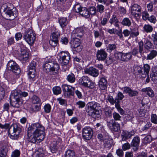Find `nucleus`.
<instances>
[{"label":"nucleus","mask_w":157,"mask_h":157,"mask_svg":"<svg viewBox=\"0 0 157 157\" xmlns=\"http://www.w3.org/2000/svg\"><path fill=\"white\" fill-rule=\"evenodd\" d=\"M44 128L39 123L32 124L28 128V140L33 143H38L45 138Z\"/></svg>","instance_id":"1"},{"label":"nucleus","mask_w":157,"mask_h":157,"mask_svg":"<svg viewBox=\"0 0 157 157\" xmlns=\"http://www.w3.org/2000/svg\"><path fill=\"white\" fill-rule=\"evenodd\" d=\"M2 129H8L9 135L10 138L13 140L17 139L20 134L21 129L20 126L16 124L10 125V124L5 123L2 125Z\"/></svg>","instance_id":"2"},{"label":"nucleus","mask_w":157,"mask_h":157,"mask_svg":"<svg viewBox=\"0 0 157 157\" xmlns=\"http://www.w3.org/2000/svg\"><path fill=\"white\" fill-rule=\"evenodd\" d=\"M86 109L88 115L94 118L99 117L98 109L101 108L100 104L96 102L92 101L88 103Z\"/></svg>","instance_id":"3"},{"label":"nucleus","mask_w":157,"mask_h":157,"mask_svg":"<svg viewBox=\"0 0 157 157\" xmlns=\"http://www.w3.org/2000/svg\"><path fill=\"white\" fill-rule=\"evenodd\" d=\"M9 6H12L13 7L12 4H8L6 6V7L5 6V8L4 10V12L5 13V19L9 20H12L15 18L17 16V11L15 9H11L9 7Z\"/></svg>","instance_id":"4"},{"label":"nucleus","mask_w":157,"mask_h":157,"mask_svg":"<svg viewBox=\"0 0 157 157\" xmlns=\"http://www.w3.org/2000/svg\"><path fill=\"white\" fill-rule=\"evenodd\" d=\"M79 83L82 86L87 87L90 89H93L95 86L94 82L90 80V78L86 76H83L78 81Z\"/></svg>","instance_id":"5"},{"label":"nucleus","mask_w":157,"mask_h":157,"mask_svg":"<svg viewBox=\"0 0 157 157\" xmlns=\"http://www.w3.org/2000/svg\"><path fill=\"white\" fill-rule=\"evenodd\" d=\"M71 42V47L74 53L79 52L81 51L82 46L81 45L80 38L72 37Z\"/></svg>","instance_id":"6"},{"label":"nucleus","mask_w":157,"mask_h":157,"mask_svg":"<svg viewBox=\"0 0 157 157\" xmlns=\"http://www.w3.org/2000/svg\"><path fill=\"white\" fill-rule=\"evenodd\" d=\"M44 70L47 72L51 71H57L59 69L58 64L56 62L46 63L43 66Z\"/></svg>","instance_id":"7"},{"label":"nucleus","mask_w":157,"mask_h":157,"mask_svg":"<svg viewBox=\"0 0 157 157\" xmlns=\"http://www.w3.org/2000/svg\"><path fill=\"white\" fill-rule=\"evenodd\" d=\"M58 56L60 61H62L61 64L62 66L67 65L70 60V55L67 51H61L59 53Z\"/></svg>","instance_id":"8"},{"label":"nucleus","mask_w":157,"mask_h":157,"mask_svg":"<svg viewBox=\"0 0 157 157\" xmlns=\"http://www.w3.org/2000/svg\"><path fill=\"white\" fill-rule=\"evenodd\" d=\"M24 36L25 40L29 44H32L34 43L36 37L35 34L30 29L27 30Z\"/></svg>","instance_id":"9"},{"label":"nucleus","mask_w":157,"mask_h":157,"mask_svg":"<svg viewBox=\"0 0 157 157\" xmlns=\"http://www.w3.org/2000/svg\"><path fill=\"white\" fill-rule=\"evenodd\" d=\"M7 67L8 70L17 74H19L21 72L19 66L13 60L9 61L7 64Z\"/></svg>","instance_id":"10"},{"label":"nucleus","mask_w":157,"mask_h":157,"mask_svg":"<svg viewBox=\"0 0 157 157\" xmlns=\"http://www.w3.org/2000/svg\"><path fill=\"white\" fill-rule=\"evenodd\" d=\"M107 125L112 132H119L121 131L120 124L114 120H111L107 122Z\"/></svg>","instance_id":"11"},{"label":"nucleus","mask_w":157,"mask_h":157,"mask_svg":"<svg viewBox=\"0 0 157 157\" xmlns=\"http://www.w3.org/2000/svg\"><path fill=\"white\" fill-rule=\"evenodd\" d=\"M82 136L84 139L89 140L92 137L93 131L90 127L86 126L82 129Z\"/></svg>","instance_id":"12"},{"label":"nucleus","mask_w":157,"mask_h":157,"mask_svg":"<svg viewBox=\"0 0 157 157\" xmlns=\"http://www.w3.org/2000/svg\"><path fill=\"white\" fill-rule=\"evenodd\" d=\"M62 90L65 96L69 97L74 94V87L67 84H63L62 86Z\"/></svg>","instance_id":"13"},{"label":"nucleus","mask_w":157,"mask_h":157,"mask_svg":"<svg viewBox=\"0 0 157 157\" xmlns=\"http://www.w3.org/2000/svg\"><path fill=\"white\" fill-rule=\"evenodd\" d=\"M62 147V140L60 138L54 141L50 145L51 150L53 153H56L59 149H61Z\"/></svg>","instance_id":"14"},{"label":"nucleus","mask_w":157,"mask_h":157,"mask_svg":"<svg viewBox=\"0 0 157 157\" xmlns=\"http://www.w3.org/2000/svg\"><path fill=\"white\" fill-rule=\"evenodd\" d=\"M141 8L140 6L136 4H133L131 7V13L135 18L140 17L141 15Z\"/></svg>","instance_id":"15"},{"label":"nucleus","mask_w":157,"mask_h":157,"mask_svg":"<svg viewBox=\"0 0 157 157\" xmlns=\"http://www.w3.org/2000/svg\"><path fill=\"white\" fill-rule=\"evenodd\" d=\"M140 143V138L136 136L132 140L131 143V147L134 151H137L139 149Z\"/></svg>","instance_id":"16"},{"label":"nucleus","mask_w":157,"mask_h":157,"mask_svg":"<svg viewBox=\"0 0 157 157\" xmlns=\"http://www.w3.org/2000/svg\"><path fill=\"white\" fill-rule=\"evenodd\" d=\"M123 91L124 93H126L128 94L129 96L132 97L135 96L138 94L137 91L135 90H132L129 87L125 86L122 88L121 89Z\"/></svg>","instance_id":"17"},{"label":"nucleus","mask_w":157,"mask_h":157,"mask_svg":"<svg viewBox=\"0 0 157 157\" xmlns=\"http://www.w3.org/2000/svg\"><path fill=\"white\" fill-rule=\"evenodd\" d=\"M107 54L105 50L103 49L98 50L96 53L97 59L99 61H104L107 57Z\"/></svg>","instance_id":"18"},{"label":"nucleus","mask_w":157,"mask_h":157,"mask_svg":"<svg viewBox=\"0 0 157 157\" xmlns=\"http://www.w3.org/2000/svg\"><path fill=\"white\" fill-rule=\"evenodd\" d=\"M83 33V29L82 27L77 28L73 31L72 37L81 38Z\"/></svg>","instance_id":"19"},{"label":"nucleus","mask_w":157,"mask_h":157,"mask_svg":"<svg viewBox=\"0 0 157 157\" xmlns=\"http://www.w3.org/2000/svg\"><path fill=\"white\" fill-rule=\"evenodd\" d=\"M134 132L133 131L128 132L126 130H123L121 135L122 140L126 141L128 139L130 138L132 136L134 135Z\"/></svg>","instance_id":"20"},{"label":"nucleus","mask_w":157,"mask_h":157,"mask_svg":"<svg viewBox=\"0 0 157 157\" xmlns=\"http://www.w3.org/2000/svg\"><path fill=\"white\" fill-rule=\"evenodd\" d=\"M10 99V105L14 107L18 108L22 105V102L21 99L12 98Z\"/></svg>","instance_id":"21"},{"label":"nucleus","mask_w":157,"mask_h":157,"mask_svg":"<svg viewBox=\"0 0 157 157\" xmlns=\"http://www.w3.org/2000/svg\"><path fill=\"white\" fill-rule=\"evenodd\" d=\"M84 72L85 73L88 74L93 77H97L99 74L98 70L92 67L86 68Z\"/></svg>","instance_id":"22"},{"label":"nucleus","mask_w":157,"mask_h":157,"mask_svg":"<svg viewBox=\"0 0 157 157\" xmlns=\"http://www.w3.org/2000/svg\"><path fill=\"white\" fill-rule=\"evenodd\" d=\"M98 86L102 90L106 89L107 86V81L106 79L104 77L100 78L98 82Z\"/></svg>","instance_id":"23"},{"label":"nucleus","mask_w":157,"mask_h":157,"mask_svg":"<svg viewBox=\"0 0 157 157\" xmlns=\"http://www.w3.org/2000/svg\"><path fill=\"white\" fill-rule=\"evenodd\" d=\"M21 53L19 55L20 59L21 60L25 61L27 60L29 57L28 54L25 48L20 49Z\"/></svg>","instance_id":"24"},{"label":"nucleus","mask_w":157,"mask_h":157,"mask_svg":"<svg viewBox=\"0 0 157 157\" xmlns=\"http://www.w3.org/2000/svg\"><path fill=\"white\" fill-rule=\"evenodd\" d=\"M21 91L20 90H14L13 91L10 96V99L14 98L15 99H21Z\"/></svg>","instance_id":"25"},{"label":"nucleus","mask_w":157,"mask_h":157,"mask_svg":"<svg viewBox=\"0 0 157 157\" xmlns=\"http://www.w3.org/2000/svg\"><path fill=\"white\" fill-rule=\"evenodd\" d=\"M109 22L111 25L113 24L116 27H119V23L120 22L115 14H114L112 16V18L110 19L109 21Z\"/></svg>","instance_id":"26"},{"label":"nucleus","mask_w":157,"mask_h":157,"mask_svg":"<svg viewBox=\"0 0 157 157\" xmlns=\"http://www.w3.org/2000/svg\"><path fill=\"white\" fill-rule=\"evenodd\" d=\"M141 91L142 92H145L148 96L150 97H153L154 96L153 90L150 87L143 88L141 90Z\"/></svg>","instance_id":"27"},{"label":"nucleus","mask_w":157,"mask_h":157,"mask_svg":"<svg viewBox=\"0 0 157 157\" xmlns=\"http://www.w3.org/2000/svg\"><path fill=\"white\" fill-rule=\"evenodd\" d=\"M157 56V51L152 50L150 51L147 56V60H151Z\"/></svg>","instance_id":"28"},{"label":"nucleus","mask_w":157,"mask_h":157,"mask_svg":"<svg viewBox=\"0 0 157 157\" xmlns=\"http://www.w3.org/2000/svg\"><path fill=\"white\" fill-rule=\"evenodd\" d=\"M79 14L82 17L86 18H88L90 17V13L88 9L86 7H83L82 9V10Z\"/></svg>","instance_id":"29"},{"label":"nucleus","mask_w":157,"mask_h":157,"mask_svg":"<svg viewBox=\"0 0 157 157\" xmlns=\"http://www.w3.org/2000/svg\"><path fill=\"white\" fill-rule=\"evenodd\" d=\"M144 48L147 50H149L153 48L154 46L153 43L150 40L147 39L144 43Z\"/></svg>","instance_id":"30"},{"label":"nucleus","mask_w":157,"mask_h":157,"mask_svg":"<svg viewBox=\"0 0 157 157\" xmlns=\"http://www.w3.org/2000/svg\"><path fill=\"white\" fill-rule=\"evenodd\" d=\"M152 72L150 75V77L152 81L157 80V68H153Z\"/></svg>","instance_id":"31"},{"label":"nucleus","mask_w":157,"mask_h":157,"mask_svg":"<svg viewBox=\"0 0 157 157\" xmlns=\"http://www.w3.org/2000/svg\"><path fill=\"white\" fill-rule=\"evenodd\" d=\"M83 7L82 6L78 3H76L74 6L73 10L77 13H80L82 10V9Z\"/></svg>","instance_id":"32"},{"label":"nucleus","mask_w":157,"mask_h":157,"mask_svg":"<svg viewBox=\"0 0 157 157\" xmlns=\"http://www.w3.org/2000/svg\"><path fill=\"white\" fill-rule=\"evenodd\" d=\"M59 23L62 28H64L66 26L67 24V20L66 18L62 17L59 20Z\"/></svg>","instance_id":"33"},{"label":"nucleus","mask_w":157,"mask_h":157,"mask_svg":"<svg viewBox=\"0 0 157 157\" xmlns=\"http://www.w3.org/2000/svg\"><path fill=\"white\" fill-rule=\"evenodd\" d=\"M132 58V54L131 52L126 53H123L122 61H127L130 60Z\"/></svg>","instance_id":"34"},{"label":"nucleus","mask_w":157,"mask_h":157,"mask_svg":"<svg viewBox=\"0 0 157 157\" xmlns=\"http://www.w3.org/2000/svg\"><path fill=\"white\" fill-rule=\"evenodd\" d=\"M66 79L68 82L71 83L74 82L75 80V75L72 73H70L67 76Z\"/></svg>","instance_id":"35"},{"label":"nucleus","mask_w":157,"mask_h":157,"mask_svg":"<svg viewBox=\"0 0 157 157\" xmlns=\"http://www.w3.org/2000/svg\"><path fill=\"white\" fill-rule=\"evenodd\" d=\"M28 75L29 79L30 80L33 81L36 76V71L33 70V71L29 70Z\"/></svg>","instance_id":"36"},{"label":"nucleus","mask_w":157,"mask_h":157,"mask_svg":"<svg viewBox=\"0 0 157 157\" xmlns=\"http://www.w3.org/2000/svg\"><path fill=\"white\" fill-rule=\"evenodd\" d=\"M122 25L124 26H129L131 25L130 20L127 17L124 18L121 22Z\"/></svg>","instance_id":"37"},{"label":"nucleus","mask_w":157,"mask_h":157,"mask_svg":"<svg viewBox=\"0 0 157 157\" xmlns=\"http://www.w3.org/2000/svg\"><path fill=\"white\" fill-rule=\"evenodd\" d=\"M144 31L147 33H151L153 31V28L149 24H145L143 27Z\"/></svg>","instance_id":"38"},{"label":"nucleus","mask_w":157,"mask_h":157,"mask_svg":"<svg viewBox=\"0 0 157 157\" xmlns=\"http://www.w3.org/2000/svg\"><path fill=\"white\" fill-rule=\"evenodd\" d=\"M75 152L73 150H68L65 152L64 157H75Z\"/></svg>","instance_id":"39"},{"label":"nucleus","mask_w":157,"mask_h":157,"mask_svg":"<svg viewBox=\"0 0 157 157\" xmlns=\"http://www.w3.org/2000/svg\"><path fill=\"white\" fill-rule=\"evenodd\" d=\"M7 151V149L5 146H2L0 149V157H6Z\"/></svg>","instance_id":"40"},{"label":"nucleus","mask_w":157,"mask_h":157,"mask_svg":"<svg viewBox=\"0 0 157 157\" xmlns=\"http://www.w3.org/2000/svg\"><path fill=\"white\" fill-rule=\"evenodd\" d=\"M144 76H142V77H145L147 75H148L149 71L150 69V67L149 64H146L144 65Z\"/></svg>","instance_id":"41"},{"label":"nucleus","mask_w":157,"mask_h":157,"mask_svg":"<svg viewBox=\"0 0 157 157\" xmlns=\"http://www.w3.org/2000/svg\"><path fill=\"white\" fill-rule=\"evenodd\" d=\"M36 60H33L29 66V70L33 71L36 70Z\"/></svg>","instance_id":"42"},{"label":"nucleus","mask_w":157,"mask_h":157,"mask_svg":"<svg viewBox=\"0 0 157 157\" xmlns=\"http://www.w3.org/2000/svg\"><path fill=\"white\" fill-rule=\"evenodd\" d=\"M88 10L89 11L90 15V14L92 15H96L97 12L96 8L93 6L90 7Z\"/></svg>","instance_id":"43"},{"label":"nucleus","mask_w":157,"mask_h":157,"mask_svg":"<svg viewBox=\"0 0 157 157\" xmlns=\"http://www.w3.org/2000/svg\"><path fill=\"white\" fill-rule=\"evenodd\" d=\"M52 90L54 94L56 95L60 94L61 92V88L59 86L54 87L53 88Z\"/></svg>","instance_id":"44"},{"label":"nucleus","mask_w":157,"mask_h":157,"mask_svg":"<svg viewBox=\"0 0 157 157\" xmlns=\"http://www.w3.org/2000/svg\"><path fill=\"white\" fill-rule=\"evenodd\" d=\"M40 105H35L33 106L32 108H31L30 110L32 112H36L37 111H40Z\"/></svg>","instance_id":"45"},{"label":"nucleus","mask_w":157,"mask_h":157,"mask_svg":"<svg viewBox=\"0 0 157 157\" xmlns=\"http://www.w3.org/2000/svg\"><path fill=\"white\" fill-rule=\"evenodd\" d=\"M124 97V96L122 93L119 92L116 97V100H117V102L119 104L120 101L122 100Z\"/></svg>","instance_id":"46"},{"label":"nucleus","mask_w":157,"mask_h":157,"mask_svg":"<svg viewBox=\"0 0 157 157\" xmlns=\"http://www.w3.org/2000/svg\"><path fill=\"white\" fill-rule=\"evenodd\" d=\"M97 11L101 13H103L104 11L105 7L103 5L101 4H98L96 6Z\"/></svg>","instance_id":"47"},{"label":"nucleus","mask_w":157,"mask_h":157,"mask_svg":"<svg viewBox=\"0 0 157 157\" xmlns=\"http://www.w3.org/2000/svg\"><path fill=\"white\" fill-rule=\"evenodd\" d=\"M139 52L141 54L143 51L144 44L142 40H141L138 42Z\"/></svg>","instance_id":"48"},{"label":"nucleus","mask_w":157,"mask_h":157,"mask_svg":"<svg viewBox=\"0 0 157 157\" xmlns=\"http://www.w3.org/2000/svg\"><path fill=\"white\" fill-rule=\"evenodd\" d=\"M108 100L111 104L113 105L115 104V106L117 104H118V103L117 102V100H116V98H115V99H114L112 96H109Z\"/></svg>","instance_id":"49"},{"label":"nucleus","mask_w":157,"mask_h":157,"mask_svg":"<svg viewBox=\"0 0 157 157\" xmlns=\"http://www.w3.org/2000/svg\"><path fill=\"white\" fill-rule=\"evenodd\" d=\"M32 101L33 104H38L40 102V98L36 95H33L32 98Z\"/></svg>","instance_id":"50"},{"label":"nucleus","mask_w":157,"mask_h":157,"mask_svg":"<svg viewBox=\"0 0 157 157\" xmlns=\"http://www.w3.org/2000/svg\"><path fill=\"white\" fill-rule=\"evenodd\" d=\"M116 48V46L115 44H109L107 47V50L108 52H111Z\"/></svg>","instance_id":"51"},{"label":"nucleus","mask_w":157,"mask_h":157,"mask_svg":"<svg viewBox=\"0 0 157 157\" xmlns=\"http://www.w3.org/2000/svg\"><path fill=\"white\" fill-rule=\"evenodd\" d=\"M52 39L54 40H58V38L60 36V33L57 31L53 32L52 34Z\"/></svg>","instance_id":"52"},{"label":"nucleus","mask_w":157,"mask_h":157,"mask_svg":"<svg viewBox=\"0 0 157 157\" xmlns=\"http://www.w3.org/2000/svg\"><path fill=\"white\" fill-rule=\"evenodd\" d=\"M123 53L121 52H116L114 54L115 57L117 59H121L122 60Z\"/></svg>","instance_id":"53"},{"label":"nucleus","mask_w":157,"mask_h":157,"mask_svg":"<svg viewBox=\"0 0 157 157\" xmlns=\"http://www.w3.org/2000/svg\"><path fill=\"white\" fill-rule=\"evenodd\" d=\"M58 42V40H54L53 39H51L49 41L50 45L53 47L57 45Z\"/></svg>","instance_id":"54"},{"label":"nucleus","mask_w":157,"mask_h":157,"mask_svg":"<svg viewBox=\"0 0 157 157\" xmlns=\"http://www.w3.org/2000/svg\"><path fill=\"white\" fill-rule=\"evenodd\" d=\"M51 106L49 104H46L44 106V111L47 113H49L51 110Z\"/></svg>","instance_id":"55"},{"label":"nucleus","mask_w":157,"mask_h":157,"mask_svg":"<svg viewBox=\"0 0 157 157\" xmlns=\"http://www.w3.org/2000/svg\"><path fill=\"white\" fill-rule=\"evenodd\" d=\"M131 146V144H130L128 142L122 145V150L124 151H126V150L129 149H130Z\"/></svg>","instance_id":"56"},{"label":"nucleus","mask_w":157,"mask_h":157,"mask_svg":"<svg viewBox=\"0 0 157 157\" xmlns=\"http://www.w3.org/2000/svg\"><path fill=\"white\" fill-rule=\"evenodd\" d=\"M103 142H104V145L105 147H109L111 146V144L109 138L107 139V138H106V139H105V140Z\"/></svg>","instance_id":"57"},{"label":"nucleus","mask_w":157,"mask_h":157,"mask_svg":"<svg viewBox=\"0 0 157 157\" xmlns=\"http://www.w3.org/2000/svg\"><path fill=\"white\" fill-rule=\"evenodd\" d=\"M151 121L154 124H157V117L155 114H152L151 116Z\"/></svg>","instance_id":"58"},{"label":"nucleus","mask_w":157,"mask_h":157,"mask_svg":"<svg viewBox=\"0 0 157 157\" xmlns=\"http://www.w3.org/2000/svg\"><path fill=\"white\" fill-rule=\"evenodd\" d=\"M5 94V91L4 88L0 86V100H2L4 98Z\"/></svg>","instance_id":"59"},{"label":"nucleus","mask_w":157,"mask_h":157,"mask_svg":"<svg viewBox=\"0 0 157 157\" xmlns=\"http://www.w3.org/2000/svg\"><path fill=\"white\" fill-rule=\"evenodd\" d=\"M20 154V151L18 150H15L12 152L11 157H19Z\"/></svg>","instance_id":"60"},{"label":"nucleus","mask_w":157,"mask_h":157,"mask_svg":"<svg viewBox=\"0 0 157 157\" xmlns=\"http://www.w3.org/2000/svg\"><path fill=\"white\" fill-rule=\"evenodd\" d=\"M151 123L150 122H147V123L144 125L142 130L143 131L147 130L151 126Z\"/></svg>","instance_id":"61"},{"label":"nucleus","mask_w":157,"mask_h":157,"mask_svg":"<svg viewBox=\"0 0 157 157\" xmlns=\"http://www.w3.org/2000/svg\"><path fill=\"white\" fill-rule=\"evenodd\" d=\"M146 110L142 109L139 110V115L140 117H143L145 116L146 112Z\"/></svg>","instance_id":"62"},{"label":"nucleus","mask_w":157,"mask_h":157,"mask_svg":"<svg viewBox=\"0 0 157 157\" xmlns=\"http://www.w3.org/2000/svg\"><path fill=\"white\" fill-rule=\"evenodd\" d=\"M151 141V135H147L144 138V143L146 144L148 143Z\"/></svg>","instance_id":"63"},{"label":"nucleus","mask_w":157,"mask_h":157,"mask_svg":"<svg viewBox=\"0 0 157 157\" xmlns=\"http://www.w3.org/2000/svg\"><path fill=\"white\" fill-rule=\"evenodd\" d=\"M76 105L78 106L79 108H82L85 106V103L84 101H79L76 102Z\"/></svg>","instance_id":"64"}]
</instances>
